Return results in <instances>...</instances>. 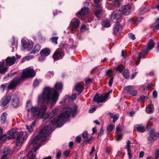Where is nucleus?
<instances>
[{
    "label": "nucleus",
    "instance_id": "1",
    "mask_svg": "<svg viewBox=\"0 0 159 159\" xmlns=\"http://www.w3.org/2000/svg\"><path fill=\"white\" fill-rule=\"evenodd\" d=\"M77 109L78 106L76 105H74L72 108L68 107L59 115L53 120L50 119L56 115L58 111V109L57 108L53 109L48 115L47 118L49 119L46 122L44 126L40 130L39 134L31 140L30 144H35L38 143V140L43 141L46 140L47 137L49 135L48 132L52 129L51 125H55L59 127L61 126L64 119L69 118L70 115L72 117H75L77 113Z\"/></svg>",
    "mask_w": 159,
    "mask_h": 159
},
{
    "label": "nucleus",
    "instance_id": "2",
    "mask_svg": "<svg viewBox=\"0 0 159 159\" xmlns=\"http://www.w3.org/2000/svg\"><path fill=\"white\" fill-rule=\"evenodd\" d=\"M63 84L62 82H58L54 85L55 88L46 87L44 89L42 96L39 97L38 101L42 100L44 101L47 100L48 103L53 105L57 102L59 94L58 92H62Z\"/></svg>",
    "mask_w": 159,
    "mask_h": 159
},
{
    "label": "nucleus",
    "instance_id": "3",
    "mask_svg": "<svg viewBox=\"0 0 159 159\" xmlns=\"http://www.w3.org/2000/svg\"><path fill=\"white\" fill-rule=\"evenodd\" d=\"M36 75V72L33 68L28 67L24 70L20 77V79L24 80L34 77Z\"/></svg>",
    "mask_w": 159,
    "mask_h": 159
},
{
    "label": "nucleus",
    "instance_id": "4",
    "mask_svg": "<svg viewBox=\"0 0 159 159\" xmlns=\"http://www.w3.org/2000/svg\"><path fill=\"white\" fill-rule=\"evenodd\" d=\"M22 81H23V80L20 79V77L19 78L18 77H15L11 81L8 85V88L11 89H13Z\"/></svg>",
    "mask_w": 159,
    "mask_h": 159
},
{
    "label": "nucleus",
    "instance_id": "5",
    "mask_svg": "<svg viewBox=\"0 0 159 159\" xmlns=\"http://www.w3.org/2000/svg\"><path fill=\"white\" fill-rule=\"evenodd\" d=\"M111 18L113 20H116L119 22L122 19V15L120 10H116L113 12L111 15Z\"/></svg>",
    "mask_w": 159,
    "mask_h": 159
},
{
    "label": "nucleus",
    "instance_id": "6",
    "mask_svg": "<svg viewBox=\"0 0 159 159\" xmlns=\"http://www.w3.org/2000/svg\"><path fill=\"white\" fill-rule=\"evenodd\" d=\"M123 28L120 23L118 21H116L114 25L113 28V34L114 35H116L118 34H120Z\"/></svg>",
    "mask_w": 159,
    "mask_h": 159
},
{
    "label": "nucleus",
    "instance_id": "7",
    "mask_svg": "<svg viewBox=\"0 0 159 159\" xmlns=\"http://www.w3.org/2000/svg\"><path fill=\"white\" fill-rule=\"evenodd\" d=\"M107 98V95L103 96L101 95L100 96L98 93H97L93 98V101L97 102L98 103H99L106 100Z\"/></svg>",
    "mask_w": 159,
    "mask_h": 159
},
{
    "label": "nucleus",
    "instance_id": "8",
    "mask_svg": "<svg viewBox=\"0 0 159 159\" xmlns=\"http://www.w3.org/2000/svg\"><path fill=\"white\" fill-rule=\"evenodd\" d=\"M124 89L127 93L133 96H135L137 94V90L134 89V86L130 85L124 87Z\"/></svg>",
    "mask_w": 159,
    "mask_h": 159
},
{
    "label": "nucleus",
    "instance_id": "9",
    "mask_svg": "<svg viewBox=\"0 0 159 159\" xmlns=\"http://www.w3.org/2000/svg\"><path fill=\"white\" fill-rule=\"evenodd\" d=\"M16 135L17 137L16 139V146H19L21 145L24 141V132L23 131H20V132H18Z\"/></svg>",
    "mask_w": 159,
    "mask_h": 159
},
{
    "label": "nucleus",
    "instance_id": "10",
    "mask_svg": "<svg viewBox=\"0 0 159 159\" xmlns=\"http://www.w3.org/2000/svg\"><path fill=\"white\" fill-rule=\"evenodd\" d=\"M148 49L149 48L148 47L145 48H144L143 49L141 52H139L138 54V57L137 61H136L137 65H138V64L140 62V60L141 58V57H142L143 58L144 56L148 52Z\"/></svg>",
    "mask_w": 159,
    "mask_h": 159
},
{
    "label": "nucleus",
    "instance_id": "11",
    "mask_svg": "<svg viewBox=\"0 0 159 159\" xmlns=\"http://www.w3.org/2000/svg\"><path fill=\"white\" fill-rule=\"evenodd\" d=\"M132 9L129 5L127 4L122 6L120 11L125 15H128L131 12Z\"/></svg>",
    "mask_w": 159,
    "mask_h": 159
},
{
    "label": "nucleus",
    "instance_id": "12",
    "mask_svg": "<svg viewBox=\"0 0 159 159\" xmlns=\"http://www.w3.org/2000/svg\"><path fill=\"white\" fill-rule=\"evenodd\" d=\"M89 9V7L84 6V7L82 8L80 11L77 12L76 13V16H77L80 18L82 20H84V19L81 18V17L82 16L86 15L88 13Z\"/></svg>",
    "mask_w": 159,
    "mask_h": 159
},
{
    "label": "nucleus",
    "instance_id": "13",
    "mask_svg": "<svg viewBox=\"0 0 159 159\" xmlns=\"http://www.w3.org/2000/svg\"><path fill=\"white\" fill-rule=\"evenodd\" d=\"M32 116L33 117H36L41 114V111L37 107H31L30 109Z\"/></svg>",
    "mask_w": 159,
    "mask_h": 159
},
{
    "label": "nucleus",
    "instance_id": "14",
    "mask_svg": "<svg viewBox=\"0 0 159 159\" xmlns=\"http://www.w3.org/2000/svg\"><path fill=\"white\" fill-rule=\"evenodd\" d=\"M11 99V96L9 95L5 96L1 100V105L2 107L6 106Z\"/></svg>",
    "mask_w": 159,
    "mask_h": 159
},
{
    "label": "nucleus",
    "instance_id": "15",
    "mask_svg": "<svg viewBox=\"0 0 159 159\" xmlns=\"http://www.w3.org/2000/svg\"><path fill=\"white\" fill-rule=\"evenodd\" d=\"M16 130L12 129L10 130L8 132L7 134L9 135L8 136L6 137V139H7L9 140L11 139H15L16 134Z\"/></svg>",
    "mask_w": 159,
    "mask_h": 159
},
{
    "label": "nucleus",
    "instance_id": "16",
    "mask_svg": "<svg viewBox=\"0 0 159 159\" xmlns=\"http://www.w3.org/2000/svg\"><path fill=\"white\" fill-rule=\"evenodd\" d=\"M6 66H11L14 64L16 61V59L14 56L12 57H8L6 59Z\"/></svg>",
    "mask_w": 159,
    "mask_h": 159
},
{
    "label": "nucleus",
    "instance_id": "17",
    "mask_svg": "<svg viewBox=\"0 0 159 159\" xmlns=\"http://www.w3.org/2000/svg\"><path fill=\"white\" fill-rule=\"evenodd\" d=\"M51 52V50L48 48L42 49L40 52V54L41 56L46 57L48 56Z\"/></svg>",
    "mask_w": 159,
    "mask_h": 159
},
{
    "label": "nucleus",
    "instance_id": "18",
    "mask_svg": "<svg viewBox=\"0 0 159 159\" xmlns=\"http://www.w3.org/2000/svg\"><path fill=\"white\" fill-rule=\"evenodd\" d=\"M80 21L79 19H73L70 23V26L73 29L77 28L79 25Z\"/></svg>",
    "mask_w": 159,
    "mask_h": 159
},
{
    "label": "nucleus",
    "instance_id": "19",
    "mask_svg": "<svg viewBox=\"0 0 159 159\" xmlns=\"http://www.w3.org/2000/svg\"><path fill=\"white\" fill-rule=\"evenodd\" d=\"M52 57L54 61H56L60 59V58H62L61 52L59 51L55 52L53 55Z\"/></svg>",
    "mask_w": 159,
    "mask_h": 159
},
{
    "label": "nucleus",
    "instance_id": "20",
    "mask_svg": "<svg viewBox=\"0 0 159 159\" xmlns=\"http://www.w3.org/2000/svg\"><path fill=\"white\" fill-rule=\"evenodd\" d=\"M103 14V10L100 9H97L94 11V15L98 20L102 17Z\"/></svg>",
    "mask_w": 159,
    "mask_h": 159
},
{
    "label": "nucleus",
    "instance_id": "21",
    "mask_svg": "<svg viewBox=\"0 0 159 159\" xmlns=\"http://www.w3.org/2000/svg\"><path fill=\"white\" fill-rule=\"evenodd\" d=\"M41 49L40 45L39 44H36L34 49L30 52V54H35L36 53L38 52Z\"/></svg>",
    "mask_w": 159,
    "mask_h": 159
},
{
    "label": "nucleus",
    "instance_id": "22",
    "mask_svg": "<svg viewBox=\"0 0 159 159\" xmlns=\"http://www.w3.org/2000/svg\"><path fill=\"white\" fill-rule=\"evenodd\" d=\"M130 141L129 140L127 141L126 148L127 151L129 159H131L132 158V154L130 152L131 150L130 149Z\"/></svg>",
    "mask_w": 159,
    "mask_h": 159
},
{
    "label": "nucleus",
    "instance_id": "23",
    "mask_svg": "<svg viewBox=\"0 0 159 159\" xmlns=\"http://www.w3.org/2000/svg\"><path fill=\"white\" fill-rule=\"evenodd\" d=\"M83 86L80 84H77L75 88V90L79 93V94H80L83 92Z\"/></svg>",
    "mask_w": 159,
    "mask_h": 159
},
{
    "label": "nucleus",
    "instance_id": "24",
    "mask_svg": "<svg viewBox=\"0 0 159 159\" xmlns=\"http://www.w3.org/2000/svg\"><path fill=\"white\" fill-rule=\"evenodd\" d=\"M19 103V100L16 96L12 99V104L15 107H17Z\"/></svg>",
    "mask_w": 159,
    "mask_h": 159
},
{
    "label": "nucleus",
    "instance_id": "25",
    "mask_svg": "<svg viewBox=\"0 0 159 159\" xmlns=\"http://www.w3.org/2000/svg\"><path fill=\"white\" fill-rule=\"evenodd\" d=\"M122 75L124 78L128 79L130 77L129 72L128 69H125L122 72Z\"/></svg>",
    "mask_w": 159,
    "mask_h": 159
},
{
    "label": "nucleus",
    "instance_id": "26",
    "mask_svg": "<svg viewBox=\"0 0 159 159\" xmlns=\"http://www.w3.org/2000/svg\"><path fill=\"white\" fill-rule=\"evenodd\" d=\"M135 129L140 133H143L145 131L144 127L143 126H140L137 125L135 127Z\"/></svg>",
    "mask_w": 159,
    "mask_h": 159
},
{
    "label": "nucleus",
    "instance_id": "27",
    "mask_svg": "<svg viewBox=\"0 0 159 159\" xmlns=\"http://www.w3.org/2000/svg\"><path fill=\"white\" fill-rule=\"evenodd\" d=\"M146 112L148 113H152L154 111L153 106L152 104L148 105L146 108Z\"/></svg>",
    "mask_w": 159,
    "mask_h": 159
},
{
    "label": "nucleus",
    "instance_id": "28",
    "mask_svg": "<svg viewBox=\"0 0 159 159\" xmlns=\"http://www.w3.org/2000/svg\"><path fill=\"white\" fill-rule=\"evenodd\" d=\"M125 68V66L122 64H120L118 65L115 68V70L118 72L121 73L124 70Z\"/></svg>",
    "mask_w": 159,
    "mask_h": 159
},
{
    "label": "nucleus",
    "instance_id": "29",
    "mask_svg": "<svg viewBox=\"0 0 159 159\" xmlns=\"http://www.w3.org/2000/svg\"><path fill=\"white\" fill-rule=\"evenodd\" d=\"M155 43L152 39L150 40L148 43V46L149 49H152L154 46Z\"/></svg>",
    "mask_w": 159,
    "mask_h": 159
},
{
    "label": "nucleus",
    "instance_id": "30",
    "mask_svg": "<svg viewBox=\"0 0 159 159\" xmlns=\"http://www.w3.org/2000/svg\"><path fill=\"white\" fill-rule=\"evenodd\" d=\"M60 47L59 49L60 48L61 50L65 49L67 50L70 49V45L67 44H61L60 45Z\"/></svg>",
    "mask_w": 159,
    "mask_h": 159
},
{
    "label": "nucleus",
    "instance_id": "31",
    "mask_svg": "<svg viewBox=\"0 0 159 159\" xmlns=\"http://www.w3.org/2000/svg\"><path fill=\"white\" fill-rule=\"evenodd\" d=\"M102 25L103 27L108 28L110 25V22L108 20H104L102 22Z\"/></svg>",
    "mask_w": 159,
    "mask_h": 159
},
{
    "label": "nucleus",
    "instance_id": "32",
    "mask_svg": "<svg viewBox=\"0 0 159 159\" xmlns=\"http://www.w3.org/2000/svg\"><path fill=\"white\" fill-rule=\"evenodd\" d=\"M7 114L5 112L3 113L1 117V122L2 124H4L6 122Z\"/></svg>",
    "mask_w": 159,
    "mask_h": 159
},
{
    "label": "nucleus",
    "instance_id": "33",
    "mask_svg": "<svg viewBox=\"0 0 159 159\" xmlns=\"http://www.w3.org/2000/svg\"><path fill=\"white\" fill-rule=\"evenodd\" d=\"M3 133V130L2 128L0 127V140H3V141L6 140V137L7 136L6 134H5L2 135Z\"/></svg>",
    "mask_w": 159,
    "mask_h": 159
},
{
    "label": "nucleus",
    "instance_id": "34",
    "mask_svg": "<svg viewBox=\"0 0 159 159\" xmlns=\"http://www.w3.org/2000/svg\"><path fill=\"white\" fill-rule=\"evenodd\" d=\"M35 155L34 154L32 151L29 152L27 155V159H37L35 157Z\"/></svg>",
    "mask_w": 159,
    "mask_h": 159
},
{
    "label": "nucleus",
    "instance_id": "35",
    "mask_svg": "<svg viewBox=\"0 0 159 159\" xmlns=\"http://www.w3.org/2000/svg\"><path fill=\"white\" fill-rule=\"evenodd\" d=\"M122 1V0H114L113 4L116 7H118L120 6V2Z\"/></svg>",
    "mask_w": 159,
    "mask_h": 159
},
{
    "label": "nucleus",
    "instance_id": "36",
    "mask_svg": "<svg viewBox=\"0 0 159 159\" xmlns=\"http://www.w3.org/2000/svg\"><path fill=\"white\" fill-rule=\"evenodd\" d=\"M21 42L22 47H23L24 49H26L27 47L26 46L28 44L26 41L25 39H22L21 40Z\"/></svg>",
    "mask_w": 159,
    "mask_h": 159
},
{
    "label": "nucleus",
    "instance_id": "37",
    "mask_svg": "<svg viewBox=\"0 0 159 159\" xmlns=\"http://www.w3.org/2000/svg\"><path fill=\"white\" fill-rule=\"evenodd\" d=\"M93 139V136H91L89 138L87 139H85L84 141V143L86 144L91 143V141Z\"/></svg>",
    "mask_w": 159,
    "mask_h": 159
},
{
    "label": "nucleus",
    "instance_id": "38",
    "mask_svg": "<svg viewBox=\"0 0 159 159\" xmlns=\"http://www.w3.org/2000/svg\"><path fill=\"white\" fill-rule=\"evenodd\" d=\"M119 117V114H115L114 115V116L113 117V123H115L117 120L118 119Z\"/></svg>",
    "mask_w": 159,
    "mask_h": 159
},
{
    "label": "nucleus",
    "instance_id": "39",
    "mask_svg": "<svg viewBox=\"0 0 159 159\" xmlns=\"http://www.w3.org/2000/svg\"><path fill=\"white\" fill-rule=\"evenodd\" d=\"M7 70V68L4 67L2 68H0V73L4 74L6 72Z\"/></svg>",
    "mask_w": 159,
    "mask_h": 159
},
{
    "label": "nucleus",
    "instance_id": "40",
    "mask_svg": "<svg viewBox=\"0 0 159 159\" xmlns=\"http://www.w3.org/2000/svg\"><path fill=\"white\" fill-rule=\"evenodd\" d=\"M105 73V75L106 76L108 75V77H110L111 76L109 75L112 73V70L111 69L107 70H106Z\"/></svg>",
    "mask_w": 159,
    "mask_h": 159
},
{
    "label": "nucleus",
    "instance_id": "41",
    "mask_svg": "<svg viewBox=\"0 0 159 159\" xmlns=\"http://www.w3.org/2000/svg\"><path fill=\"white\" fill-rule=\"evenodd\" d=\"M114 125H111L108 126L107 128V130L109 132H111L113 131V127Z\"/></svg>",
    "mask_w": 159,
    "mask_h": 159
},
{
    "label": "nucleus",
    "instance_id": "42",
    "mask_svg": "<svg viewBox=\"0 0 159 159\" xmlns=\"http://www.w3.org/2000/svg\"><path fill=\"white\" fill-rule=\"evenodd\" d=\"M33 46L34 45L33 43H28L26 48H28L29 51L30 50L33 48Z\"/></svg>",
    "mask_w": 159,
    "mask_h": 159
},
{
    "label": "nucleus",
    "instance_id": "43",
    "mask_svg": "<svg viewBox=\"0 0 159 159\" xmlns=\"http://www.w3.org/2000/svg\"><path fill=\"white\" fill-rule=\"evenodd\" d=\"M39 82L38 80V79H36L35 80L33 83V86L35 88L37 86L39 85Z\"/></svg>",
    "mask_w": 159,
    "mask_h": 159
},
{
    "label": "nucleus",
    "instance_id": "44",
    "mask_svg": "<svg viewBox=\"0 0 159 159\" xmlns=\"http://www.w3.org/2000/svg\"><path fill=\"white\" fill-rule=\"evenodd\" d=\"M58 37H53L51 38L52 42L54 43L55 44H57V40L58 39Z\"/></svg>",
    "mask_w": 159,
    "mask_h": 159
},
{
    "label": "nucleus",
    "instance_id": "45",
    "mask_svg": "<svg viewBox=\"0 0 159 159\" xmlns=\"http://www.w3.org/2000/svg\"><path fill=\"white\" fill-rule=\"evenodd\" d=\"M40 110L41 111V114L42 113H44L47 110V106L45 105H44L41 108H40Z\"/></svg>",
    "mask_w": 159,
    "mask_h": 159
},
{
    "label": "nucleus",
    "instance_id": "46",
    "mask_svg": "<svg viewBox=\"0 0 159 159\" xmlns=\"http://www.w3.org/2000/svg\"><path fill=\"white\" fill-rule=\"evenodd\" d=\"M128 37L133 40H134L135 39L134 35L132 33H129L128 34Z\"/></svg>",
    "mask_w": 159,
    "mask_h": 159
},
{
    "label": "nucleus",
    "instance_id": "47",
    "mask_svg": "<svg viewBox=\"0 0 159 159\" xmlns=\"http://www.w3.org/2000/svg\"><path fill=\"white\" fill-rule=\"evenodd\" d=\"M104 132V130L102 128H101L100 129L99 132L98 133V138L99 136L100 137L102 136Z\"/></svg>",
    "mask_w": 159,
    "mask_h": 159
},
{
    "label": "nucleus",
    "instance_id": "48",
    "mask_svg": "<svg viewBox=\"0 0 159 159\" xmlns=\"http://www.w3.org/2000/svg\"><path fill=\"white\" fill-rule=\"evenodd\" d=\"M26 128L28 131L29 132H31L33 131L34 129L32 126L29 125H26Z\"/></svg>",
    "mask_w": 159,
    "mask_h": 159
},
{
    "label": "nucleus",
    "instance_id": "49",
    "mask_svg": "<svg viewBox=\"0 0 159 159\" xmlns=\"http://www.w3.org/2000/svg\"><path fill=\"white\" fill-rule=\"evenodd\" d=\"M145 98V96L143 95H142L140 96L139 98L138 99V102H142L143 101V100H144Z\"/></svg>",
    "mask_w": 159,
    "mask_h": 159
},
{
    "label": "nucleus",
    "instance_id": "50",
    "mask_svg": "<svg viewBox=\"0 0 159 159\" xmlns=\"http://www.w3.org/2000/svg\"><path fill=\"white\" fill-rule=\"evenodd\" d=\"M114 78V77H112L110 79L108 82V85L109 87H111L112 86Z\"/></svg>",
    "mask_w": 159,
    "mask_h": 159
},
{
    "label": "nucleus",
    "instance_id": "51",
    "mask_svg": "<svg viewBox=\"0 0 159 159\" xmlns=\"http://www.w3.org/2000/svg\"><path fill=\"white\" fill-rule=\"evenodd\" d=\"M88 134L86 131H84L82 134V136L84 139H87L88 137Z\"/></svg>",
    "mask_w": 159,
    "mask_h": 159
},
{
    "label": "nucleus",
    "instance_id": "52",
    "mask_svg": "<svg viewBox=\"0 0 159 159\" xmlns=\"http://www.w3.org/2000/svg\"><path fill=\"white\" fill-rule=\"evenodd\" d=\"M149 134H152L153 135H154L156 136V137H157V133H155V130L154 129H152L149 132Z\"/></svg>",
    "mask_w": 159,
    "mask_h": 159
},
{
    "label": "nucleus",
    "instance_id": "53",
    "mask_svg": "<svg viewBox=\"0 0 159 159\" xmlns=\"http://www.w3.org/2000/svg\"><path fill=\"white\" fill-rule=\"evenodd\" d=\"M155 159H158L159 157V149L157 150L155 154Z\"/></svg>",
    "mask_w": 159,
    "mask_h": 159
},
{
    "label": "nucleus",
    "instance_id": "54",
    "mask_svg": "<svg viewBox=\"0 0 159 159\" xmlns=\"http://www.w3.org/2000/svg\"><path fill=\"white\" fill-rule=\"evenodd\" d=\"M31 102L30 100H28L26 102V107H29L30 106H31Z\"/></svg>",
    "mask_w": 159,
    "mask_h": 159
},
{
    "label": "nucleus",
    "instance_id": "55",
    "mask_svg": "<svg viewBox=\"0 0 159 159\" xmlns=\"http://www.w3.org/2000/svg\"><path fill=\"white\" fill-rule=\"evenodd\" d=\"M69 152L67 150H66L63 152V154L66 157H67L69 154Z\"/></svg>",
    "mask_w": 159,
    "mask_h": 159
},
{
    "label": "nucleus",
    "instance_id": "56",
    "mask_svg": "<svg viewBox=\"0 0 159 159\" xmlns=\"http://www.w3.org/2000/svg\"><path fill=\"white\" fill-rule=\"evenodd\" d=\"M153 86V84L152 83H149L147 85L146 87V89L148 90H149L152 88V86Z\"/></svg>",
    "mask_w": 159,
    "mask_h": 159
},
{
    "label": "nucleus",
    "instance_id": "57",
    "mask_svg": "<svg viewBox=\"0 0 159 159\" xmlns=\"http://www.w3.org/2000/svg\"><path fill=\"white\" fill-rule=\"evenodd\" d=\"M96 109V107H94L93 108H92L90 109L89 111V113H93L94 111H95Z\"/></svg>",
    "mask_w": 159,
    "mask_h": 159
},
{
    "label": "nucleus",
    "instance_id": "58",
    "mask_svg": "<svg viewBox=\"0 0 159 159\" xmlns=\"http://www.w3.org/2000/svg\"><path fill=\"white\" fill-rule=\"evenodd\" d=\"M75 139L78 143H80L81 141V138L80 136H78L75 138Z\"/></svg>",
    "mask_w": 159,
    "mask_h": 159
},
{
    "label": "nucleus",
    "instance_id": "59",
    "mask_svg": "<svg viewBox=\"0 0 159 159\" xmlns=\"http://www.w3.org/2000/svg\"><path fill=\"white\" fill-rule=\"evenodd\" d=\"M45 57L41 56V57H39V61L40 62H42L45 60Z\"/></svg>",
    "mask_w": 159,
    "mask_h": 159
},
{
    "label": "nucleus",
    "instance_id": "60",
    "mask_svg": "<svg viewBox=\"0 0 159 159\" xmlns=\"http://www.w3.org/2000/svg\"><path fill=\"white\" fill-rule=\"evenodd\" d=\"M61 152H58L56 154V158L57 159H59L61 157Z\"/></svg>",
    "mask_w": 159,
    "mask_h": 159
},
{
    "label": "nucleus",
    "instance_id": "61",
    "mask_svg": "<svg viewBox=\"0 0 159 159\" xmlns=\"http://www.w3.org/2000/svg\"><path fill=\"white\" fill-rule=\"evenodd\" d=\"M34 57L33 56L29 55L25 57V59L27 60H30V59H31L33 58Z\"/></svg>",
    "mask_w": 159,
    "mask_h": 159
},
{
    "label": "nucleus",
    "instance_id": "62",
    "mask_svg": "<svg viewBox=\"0 0 159 159\" xmlns=\"http://www.w3.org/2000/svg\"><path fill=\"white\" fill-rule=\"evenodd\" d=\"M77 94L75 93V94H72L71 96V98L73 100H75L77 98Z\"/></svg>",
    "mask_w": 159,
    "mask_h": 159
},
{
    "label": "nucleus",
    "instance_id": "63",
    "mask_svg": "<svg viewBox=\"0 0 159 159\" xmlns=\"http://www.w3.org/2000/svg\"><path fill=\"white\" fill-rule=\"evenodd\" d=\"M153 97L155 98L157 97V93L156 91L154 90L153 92Z\"/></svg>",
    "mask_w": 159,
    "mask_h": 159
},
{
    "label": "nucleus",
    "instance_id": "64",
    "mask_svg": "<svg viewBox=\"0 0 159 159\" xmlns=\"http://www.w3.org/2000/svg\"><path fill=\"white\" fill-rule=\"evenodd\" d=\"M159 29V23L157 24V25L154 26L153 27V30H158Z\"/></svg>",
    "mask_w": 159,
    "mask_h": 159
}]
</instances>
